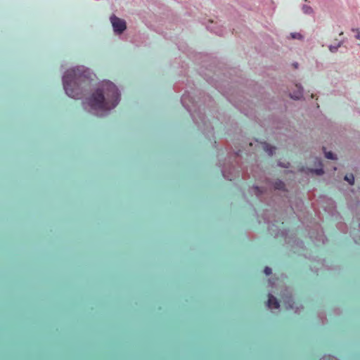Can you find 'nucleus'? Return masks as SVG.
I'll list each match as a JSON object with an SVG mask.
<instances>
[{"instance_id":"6","label":"nucleus","mask_w":360,"mask_h":360,"mask_svg":"<svg viewBox=\"0 0 360 360\" xmlns=\"http://www.w3.org/2000/svg\"><path fill=\"white\" fill-rule=\"evenodd\" d=\"M110 20L115 34H121L126 30L127 24L124 20L121 19L115 15L110 16Z\"/></svg>"},{"instance_id":"13","label":"nucleus","mask_w":360,"mask_h":360,"mask_svg":"<svg viewBox=\"0 0 360 360\" xmlns=\"http://www.w3.org/2000/svg\"><path fill=\"white\" fill-rule=\"evenodd\" d=\"M262 145L263 150L267 153L269 155L271 156L274 155L276 150V147L271 146L266 142L262 143Z\"/></svg>"},{"instance_id":"12","label":"nucleus","mask_w":360,"mask_h":360,"mask_svg":"<svg viewBox=\"0 0 360 360\" xmlns=\"http://www.w3.org/2000/svg\"><path fill=\"white\" fill-rule=\"evenodd\" d=\"M267 307L269 309H278L280 307L279 302L277 300V299L270 293L269 294Z\"/></svg>"},{"instance_id":"22","label":"nucleus","mask_w":360,"mask_h":360,"mask_svg":"<svg viewBox=\"0 0 360 360\" xmlns=\"http://www.w3.org/2000/svg\"><path fill=\"white\" fill-rule=\"evenodd\" d=\"M271 269L269 266H266L264 269V272L266 276H269L271 274Z\"/></svg>"},{"instance_id":"23","label":"nucleus","mask_w":360,"mask_h":360,"mask_svg":"<svg viewBox=\"0 0 360 360\" xmlns=\"http://www.w3.org/2000/svg\"><path fill=\"white\" fill-rule=\"evenodd\" d=\"M292 38H295H295H299V37H301V35H300V34H299V33H292Z\"/></svg>"},{"instance_id":"2","label":"nucleus","mask_w":360,"mask_h":360,"mask_svg":"<svg viewBox=\"0 0 360 360\" xmlns=\"http://www.w3.org/2000/svg\"><path fill=\"white\" fill-rule=\"evenodd\" d=\"M90 69L77 66L68 70L63 75V85L65 94L75 99H79L91 89V81L94 77Z\"/></svg>"},{"instance_id":"4","label":"nucleus","mask_w":360,"mask_h":360,"mask_svg":"<svg viewBox=\"0 0 360 360\" xmlns=\"http://www.w3.org/2000/svg\"><path fill=\"white\" fill-rule=\"evenodd\" d=\"M240 150L233 154L229 153L228 163L220 164L221 167V173L224 177L231 181L236 176H239L241 172V167L238 165Z\"/></svg>"},{"instance_id":"26","label":"nucleus","mask_w":360,"mask_h":360,"mask_svg":"<svg viewBox=\"0 0 360 360\" xmlns=\"http://www.w3.org/2000/svg\"><path fill=\"white\" fill-rule=\"evenodd\" d=\"M295 67L297 68V63H295Z\"/></svg>"},{"instance_id":"19","label":"nucleus","mask_w":360,"mask_h":360,"mask_svg":"<svg viewBox=\"0 0 360 360\" xmlns=\"http://www.w3.org/2000/svg\"><path fill=\"white\" fill-rule=\"evenodd\" d=\"M278 165L281 167H283V168H289L290 167V162H281L279 161L278 162Z\"/></svg>"},{"instance_id":"7","label":"nucleus","mask_w":360,"mask_h":360,"mask_svg":"<svg viewBox=\"0 0 360 360\" xmlns=\"http://www.w3.org/2000/svg\"><path fill=\"white\" fill-rule=\"evenodd\" d=\"M283 302L287 309H295V313L300 311V307L295 306V302L292 297V293L288 289H285L282 293Z\"/></svg>"},{"instance_id":"5","label":"nucleus","mask_w":360,"mask_h":360,"mask_svg":"<svg viewBox=\"0 0 360 360\" xmlns=\"http://www.w3.org/2000/svg\"><path fill=\"white\" fill-rule=\"evenodd\" d=\"M309 235L310 238L316 245L324 244L326 240V238L323 233L322 228L318 224L315 225L314 228L309 231Z\"/></svg>"},{"instance_id":"24","label":"nucleus","mask_w":360,"mask_h":360,"mask_svg":"<svg viewBox=\"0 0 360 360\" xmlns=\"http://www.w3.org/2000/svg\"><path fill=\"white\" fill-rule=\"evenodd\" d=\"M297 245L302 248L303 246H304V243H303L302 241H297Z\"/></svg>"},{"instance_id":"18","label":"nucleus","mask_w":360,"mask_h":360,"mask_svg":"<svg viewBox=\"0 0 360 360\" xmlns=\"http://www.w3.org/2000/svg\"><path fill=\"white\" fill-rule=\"evenodd\" d=\"M325 157L329 160H336L337 159L336 155L331 151L325 152Z\"/></svg>"},{"instance_id":"3","label":"nucleus","mask_w":360,"mask_h":360,"mask_svg":"<svg viewBox=\"0 0 360 360\" xmlns=\"http://www.w3.org/2000/svg\"><path fill=\"white\" fill-rule=\"evenodd\" d=\"M200 94L201 97L198 101H196L190 96L189 93L186 91L181 96V102L182 105L189 112L193 122L204 134L208 135V134H212L213 127L210 122L206 120L202 110H205V106H212V100L209 95H205L204 93Z\"/></svg>"},{"instance_id":"8","label":"nucleus","mask_w":360,"mask_h":360,"mask_svg":"<svg viewBox=\"0 0 360 360\" xmlns=\"http://www.w3.org/2000/svg\"><path fill=\"white\" fill-rule=\"evenodd\" d=\"M250 192L252 195H255L261 202H264V195L267 194V189L264 187L253 186Z\"/></svg>"},{"instance_id":"15","label":"nucleus","mask_w":360,"mask_h":360,"mask_svg":"<svg viewBox=\"0 0 360 360\" xmlns=\"http://www.w3.org/2000/svg\"><path fill=\"white\" fill-rule=\"evenodd\" d=\"M343 42L341 41H339L337 44L335 45H330L328 46V49L330 50V52L332 53H335L338 51V49L342 45Z\"/></svg>"},{"instance_id":"10","label":"nucleus","mask_w":360,"mask_h":360,"mask_svg":"<svg viewBox=\"0 0 360 360\" xmlns=\"http://www.w3.org/2000/svg\"><path fill=\"white\" fill-rule=\"evenodd\" d=\"M292 98L295 100H300L303 96V88L300 84L295 85V89L290 94Z\"/></svg>"},{"instance_id":"9","label":"nucleus","mask_w":360,"mask_h":360,"mask_svg":"<svg viewBox=\"0 0 360 360\" xmlns=\"http://www.w3.org/2000/svg\"><path fill=\"white\" fill-rule=\"evenodd\" d=\"M266 184L274 190L285 191V185L281 179L270 180L268 179Z\"/></svg>"},{"instance_id":"20","label":"nucleus","mask_w":360,"mask_h":360,"mask_svg":"<svg viewBox=\"0 0 360 360\" xmlns=\"http://www.w3.org/2000/svg\"><path fill=\"white\" fill-rule=\"evenodd\" d=\"M320 360H338L336 357L330 356V355H326L323 356Z\"/></svg>"},{"instance_id":"16","label":"nucleus","mask_w":360,"mask_h":360,"mask_svg":"<svg viewBox=\"0 0 360 360\" xmlns=\"http://www.w3.org/2000/svg\"><path fill=\"white\" fill-rule=\"evenodd\" d=\"M345 180L347 181L350 185H353L354 182V176L352 174H347L345 176Z\"/></svg>"},{"instance_id":"21","label":"nucleus","mask_w":360,"mask_h":360,"mask_svg":"<svg viewBox=\"0 0 360 360\" xmlns=\"http://www.w3.org/2000/svg\"><path fill=\"white\" fill-rule=\"evenodd\" d=\"M264 221H265L266 223H267V224H272V226H274V222H276L275 220H271V219H269L266 216H264Z\"/></svg>"},{"instance_id":"17","label":"nucleus","mask_w":360,"mask_h":360,"mask_svg":"<svg viewBox=\"0 0 360 360\" xmlns=\"http://www.w3.org/2000/svg\"><path fill=\"white\" fill-rule=\"evenodd\" d=\"M302 11L306 14H311L313 13V9L311 7L307 5H304L302 6Z\"/></svg>"},{"instance_id":"11","label":"nucleus","mask_w":360,"mask_h":360,"mask_svg":"<svg viewBox=\"0 0 360 360\" xmlns=\"http://www.w3.org/2000/svg\"><path fill=\"white\" fill-rule=\"evenodd\" d=\"M207 28L217 35L221 36L224 34L223 29L221 27L217 26V23H214L213 21L210 22Z\"/></svg>"},{"instance_id":"1","label":"nucleus","mask_w":360,"mask_h":360,"mask_svg":"<svg viewBox=\"0 0 360 360\" xmlns=\"http://www.w3.org/2000/svg\"><path fill=\"white\" fill-rule=\"evenodd\" d=\"M120 101V92L116 85L109 80L103 81L88 98L82 101L84 109L88 112L104 117L115 108Z\"/></svg>"},{"instance_id":"14","label":"nucleus","mask_w":360,"mask_h":360,"mask_svg":"<svg viewBox=\"0 0 360 360\" xmlns=\"http://www.w3.org/2000/svg\"><path fill=\"white\" fill-rule=\"evenodd\" d=\"M317 161L319 162V165H321V167L316 168V169H312V168L309 169V172L311 173V174H315L318 176H321L322 174H323L324 170L322 167V165H321V162H320V160H317Z\"/></svg>"},{"instance_id":"25","label":"nucleus","mask_w":360,"mask_h":360,"mask_svg":"<svg viewBox=\"0 0 360 360\" xmlns=\"http://www.w3.org/2000/svg\"><path fill=\"white\" fill-rule=\"evenodd\" d=\"M355 37L357 39H359L360 40V32H357Z\"/></svg>"}]
</instances>
